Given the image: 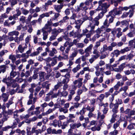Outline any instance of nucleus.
Segmentation results:
<instances>
[{
    "mask_svg": "<svg viewBox=\"0 0 135 135\" xmlns=\"http://www.w3.org/2000/svg\"><path fill=\"white\" fill-rule=\"evenodd\" d=\"M90 2L88 0L86 1L84 3H81L79 6L76 7L75 10V12L77 13L78 12L79 14H81L82 16L85 15L88 7L86 6H84V5L85 4L86 6H89L90 4Z\"/></svg>",
    "mask_w": 135,
    "mask_h": 135,
    "instance_id": "1",
    "label": "nucleus"
},
{
    "mask_svg": "<svg viewBox=\"0 0 135 135\" xmlns=\"http://www.w3.org/2000/svg\"><path fill=\"white\" fill-rule=\"evenodd\" d=\"M83 80V78H79L77 80H74L73 82V85H71V90H75L77 87L80 88L82 85Z\"/></svg>",
    "mask_w": 135,
    "mask_h": 135,
    "instance_id": "2",
    "label": "nucleus"
},
{
    "mask_svg": "<svg viewBox=\"0 0 135 135\" xmlns=\"http://www.w3.org/2000/svg\"><path fill=\"white\" fill-rule=\"evenodd\" d=\"M2 81L5 83L8 87L11 86L13 88H15L18 85L17 83L13 82L12 80H11L10 78L9 77L3 78Z\"/></svg>",
    "mask_w": 135,
    "mask_h": 135,
    "instance_id": "3",
    "label": "nucleus"
},
{
    "mask_svg": "<svg viewBox=\"0 0 135 135\" xmlns=\"http://www.w3.org/2000/svg\"><path fill=\"white\" fill-rule=\"evenodd\" d=\"M121 31L122 29L120 27L114 28L112 30L111 33L115 35L116 34V37L119 38L123 34L122 32Z\"/></svg>",
    "mask_w": 135,
    "mask_h": 135,
    "instance_id": "4",
    "label": "nucleus"
},
{
    "mask_svg": "<svg viewBox=\"0 0 135 135\" xmlns=\"http://www.w3.org/2000/svg\"><path fill=\"white\" fill-rule=\"evenodd\" d=\"M99 24V22L94 19L90 22V24L88 25V27H90L91 30L90 32H91L94 31L95 26H98Z\"/></svg>",
    "mask_w": 135,
    "mask_h": 135,
    "instance_id": "5",
    "label": "nucleus"
},
{
    "mask_svg": "<svg viewBox=\"0 0 135 135\" xmlns=\"http://www.w3.org/2000/svg\"><path fill=\"white\" fill-rule=\"evenodd\" d=\"M120 9V7H119L118 8L114 9L112 11L109 12V14L110 15H113L114 16L120 14L122 13V12Z\"/></svg>",
    "mask_w": 135,
    "mask_h": 135,
    "instance_id": "6",
    "label": "nucleus"
},
{
    "mask_svg": "<svg viewBox=\"0 0 135 135\" xmlns=\"http://www.w3.org/2000/svg\"><path fill=\"white\" fill-rule=\"evenodd\" d=\"M98 3L99 5V8L100 7H102L100 9H98L97 8V9L101 10L102 11H105L106 10V12L107 11V9L109 7V5L108 4L106 3H104L102 4V1H100L98 2Z\"/></svg>",
    "mask_w": 135,
    "mask_h": 135,
    "instance_id": "7",
    "label": "nucleus"
},
{
    "mask_svg": "<svg viewBox=\"0 0 135 135\" xmlns=\"http://www.w3.org/2000/svg\"><path fill=\"white\" fill-rule=\"evenodd\" d=\"M27 47V45L26 44H22L19 45L17 49V50H16V53L20 52L22 53L24 52L25 49Z\"/></svg>",
    "mask_w": 135,
    "mask_h": 135,
    "instance_id": "8",
    "label": "nucleus"
},
{
    "mask_svg": "<svg viewBox=\"0 0 135 135\" xmlns=\"http://www.w3.org/2000/svg\"><path fill=\"white\" fill-rule=\"evenodd\" d=\"M118 107L117 104H109V107L110 109L112 108V111L113 112V114H116L118 112Z\"/></svg>",
    "mask_w": 135,
    "mask_h": 135,
    "instance_id": "9",
    "label": "nucleus"
},
{
    "mask_svg": "<svg viewBox=\"0 0 135 135\" xmlns=\"http://www.w3.org/2000/svg\"><path fill=\"white\" fill-rule=\"evenodd\" d=\"M105 117V116L103 114H102L99 111H98L97 114V119H99V123L101 125L104 123V120L103 119Z\"/></svg>",
    "mask_w": 135,
    "mask_h": 135,
    "instance_id": "10",
    "label": "nucleus"
},
{
    "mask_svg": "<svg viewBox=\"0 0 135 135\" xmlns=\"http://www.w3.org/2000/svg\"><path fill=\"white\" fill-rule=\"evenodd\" d=\"M64 29H61L59 28L57 30L55 28L52 29V31L51 32L52 35L57 37L58 35L60 32H64Z\"/></svg>",
    "mask_w": 135,
    "mask_h": 135,
    "instance_id": "11",
    "label": "nucleus"
},
{
    "mask_svg": "<svg viewBox=\"0 0 135 135\" xmlns=\"http://www.w3.org/2000/svg\"><path fill=\"white\" fill-rule=\"evenodd\" d=\"M128 87L127 86H125L120 88L119 89V91L121 92L122 91H124V93L122 94V95L125 97V95H128V94L126 92L127 90L128 89Z\"/></svg>",
    "mask_w": 135,
    "mask_h": 135,
    "instance_id": "12",
    "label": "nucleus"
},
{
    "mask_svg": "<svg viewBox=\"0 0 135 135\" xmlns=\"http://www.w3.org/2000/svg\"><path fill=\"white\" fill-rule=\"evenodd\" d=\"M124 113L128 115V116H131L134 114L135 110L134 109L131 110L130 109H127L124 111Z\"/></svg>",
    "mask_w": 135,
    "mask_h": 135,
    "instance_id": "13",
    "label": "nucleus"
},
{
    "mask_svg": "<svg viewBox=\"0 0 135 135\" xmlns=\"http://www.w3.org/2000/svg\"><path fill=\"white\" fill-rule=\"evenodd\" d=\"M41 130L40 129H36L35 128L33 127L32 128L31 131V134H33L34 133H35V135H38L39 133H41Z\"/></svg>",
    "mask_w": 135,
    "mask_h": 135,
    "instance_id": "14",
    "label": "nucleus"
},
{
    "mask_svg": "<svg viewBox=\"0 0 135 135\" xmlns=\"http://www.w3.org/2000/svg\"><path fill=\"white\" fill-rule=\"evenodd\" d=\"M46 74V73L44 72L40 71L39 72L40 80L41 81H42L45 80V76Z\"/></svg>",
    "mask_w": 135,
    "mask_h": 135,
    "instance_id": "15",
    "label": "nucleus"
},
{
    "mask_svg": "<svg viewBox=\"0 0 135 135\" xmlns=\"http://www.w3.org/2000/svg\"><path fill=\"white\" fill-rule=\"evenodd\" d=\"M62 55L63 56H62L60 55H59L58 56L57 59L59 61H62L63 60H68V55H65L64 53H62Z\"/></svg>",
    "mask_w": 135,
    "mask_h": 135,
    "instance_id": "16",
    "label": "nucleus"
},
{
    "mask_svg": "<svg viewBox=\"0 0 135 135\" xmlns=\"http://www.w3.org/2000/svg\"><path fill=\"white\" fill-rule=\"evenodd\" d=\"M63 6L62 4L54 5V9L58 13H60L61 12V9L62 8Z\"/></svg>",
    "mask_w": 135,
    "mask_h": 135,
    "instance_id": "17",
    "label": "nucleus"
},
{
    "mask_svg": "<svg viewBox=\"0 0 135 135\" xmlns=\"http://www.w3.org/2000/svg\"><path fill=\"white\" fill-rule=\"evenodd\" d=\"M120 51H119L118 50H116L114 51L113 52H112L110 55V56L112 57H114L115 55L116 57H117L120 54Z\"/></svg>",
    "mask_w": 135,
    "mask_h": 135,
    "instance_id": "18",
    "label": "nucleus"
},
{
    "mask_svg": "<svg viewBox=\"0 0 135 135\" xmlns=\"http://www.w3.org/2000/svg\"><path fill=\"white\" fill-rule=\"evenodd\" d=\"M9 94L7 93H3L1 95L3 100L4 102H6L8 99Z\"/></svg>",
    "mask_w": 135,
    "mask_h": 135,
    "instance_id": "19",
    "label": "nucleus"
},
{
    "mask_svg": "<svg viewBox=\"0 0 135 135\" xmlns=\"http://www.w3.org/2000/svg\"><path fill=\"white\" fill-rule=\"evenodd\" d=\"M57 53V50L55 48H52V50H50V53H49V55L50 56H53Z\"/></svg>",
    "mask_w": 135,
    "mask_h": 135,
    "instance_id": "20",
    "label": "nucleus"
},
{
    "mask_svg": "<svg viewBox=\"0 0 135 135\" xmlns=\"http://www.w3.org/2000/svg\"><path fill=\"white\" fill-rule=\"evenodd\" d=\"M17 75V72L14 70H11L9 76L8 77L10 78V80H12V79L15 77Z\"/></svg>",
    "mask_w": 135,
    "mask_h": 135,
    "instance_id": "21",
    "label": "nucleus"
},
{
    "mask_svg": "<svg viewBox=\"0 0 135 135\" xmlns=\"http://www.w3.org/2000/svg\"><path fill=\"white\" fill-rule=\"evenodd\" d=\"M19 32L18 31H14L8 32V35L10 36H13L14 35L17 36L19 35Z\"/></svg>",
    "mask_w": 135,
    "mask_h": 135,
    "instance_id": "22",
    "label": "nucleus"
},
{
    "mask_svg": "<svg viewBox=\"0 0 135 135\" xmlns=\"http://www.w3.org/2000/svg\"><path fill=\"white\" fill-rule=\"evenodd\" d=\"M93 45L92 44H90L85 50V53H91V52L92 48L93 47Z\"/></svg>",
    "mask_w": 135,
    "mask_h": 135,
    "instance_id": "23",
    "label": "nucleus"
},
{
    "mask_svg": "<svg viewBox=\"0 0 135 135\" xmlns=\"http://www.w3.org/2000/svg\"><path fill=\"white\" fill-rule=\"evenodd\" d=\"M51 65L50 64H48L44 67V68L45 71H47L48 73H50L52 71V70L50 68Z\"/></svg>",
    "mask_w": 135,
    "mask_h": 135,
    "instance_id": "24",
    "label": "nucleus"
},
{
    "mask_svg": "<svg viewBox=\"0 0 135 135\" xmlns=\"http://www.w3.org/2000/svg\"><path fill=\"white\" fill-rule=\"evenodd\" d=\"M8 58L11 60L13 63L16 60V55L13 54L10 55L9 56Z\"/></svg>",
    "mask_w": 135,
    "mask_h": 135,
    "instance_id": "25",
    "label": "nucleus"
},
{
    "mask_svg": "<svg viewBox=\"0 0 135 135\" xmlns=\"http://www.w3.org/2000/svg\"><path fill=\"white\" fill-rule=\"evenodd\" d=\"M30 117L29 114L25 115L22 114L20 116V119L21 120H27Z\"/></svg>",
    "mask_w": 135,
    "mask_h": 135,
    "instance_id": "26",
    "label": "nucleus"
},
{
    "mask_svg": "<svg viewBox=\"0 0 135 135\" xmlns=\"http://www.w3.org/2000/svg\"><path fill=\"white\" fill-rule=\"evenodd\" d=\"M0 74L2 73H4L6 71V66L5 65H2L0 66Z\"/></svg>",
    "mask_w": 135,
    "mask_h": 135,
    "instance_id": "27",
    "label": "nucleus"
},
{
    "mask_svg": "<svg viewBox=\"0 0 135 135\" xmlns=\"http://www.w3.org/2000/svg\"><path fill=\"white\" fill-rule=\"evenodd\" d=\"M99 52L98 50L97 49H94L93 52V53L94 54H95V55H92L95 58V57L98 58L99 56Z\"/></svg>",
    "mask_w": 135,
    "mask_h": 135,
    "instance_id": "28",
    "label": "nucleus"
},
{
    "mask_svg": "<svg viewBox=\"0 0 135 135\" xmlns=\"http://www.w3.org/2000/svg\"><path fill=\"white\" fill-rule=\"evenodd\" d=\"M69 19V18L67 16H66L63 18L59 22L61 23L67 22L68 20Z\"/></svg>",
    "mask_w": 135,
    "mask_h": 135,
    "instance_id": "29",
    "label": "nucleus"
},
{
    "mask_svg": "<svg viewBox=\"0 0 135 135\" xmlns=\"http://www.w3.org/2000/svg\"><path fill=\"white\" fill-rule=\"evenodd\" d=\"M77 17V16L75 13H73L72 16L70 17V24H73V20H74L73 22H74L75 20V18Z\"/></svg>",
    "mask_w": 135,
    "mask_h": 135,
    "instance_id": "30",
    "label": "nucleus"
},
{
    "mask_svg": "<svg viewBox=\"0 0 135 135\" xmlns=\"http://www.w3.org/2000/svg\"><path fill=\"white\" fill-rule=\"evenodd\" d=\"M18 115L17 114H15V113L14 114V117L15 119V120H14V122L13 123V125L14 126H15L17 125V124L18 122Z\"/></svg>",
    "mask_w": 135,
    "mask_h": 135,
    "instance_id": "31",
    "label": "nucleus"
},
{
    "mask_svg": "<svg viewBox=\"0 0 135 135\" xmlns=\"http://www.w3.org/2000/svg\"><path fill=\"white\" fill-rule=\"evenodd\" d=\"M69 36L70 37H73V38L76 37L77 33L76 32H75L74 30H72L69 33Z\"/></svg>",
    "mask_w": 135,
    "mask_h": 135,
    "instance_id": "32",
    "label": "nucleus"
},
{
    "mask_svg": "<svg viewBox=\"0 0 135 135\" xmlns=\"http://www.w3.org/2000/svg\"><path fill=\"white\" fill-rule=\"evenodd\" d=\"M81 68V66L80 65H78L76 66L73 69L72 71L74 73H75L77 72Z\"/></svg>",
    "mask_w": 135,
    "mask_h": 135,
    "instance_id": "33",
    "label": "nucleus"
},
{
    "mask_svg": "<svg viewBox=\"0 0 135 135\" xmlns=\"http://www.w3.org/2000/svg\"><path fill=\"white\" fill-rule=\"evenodd\" d=\"M43 32V40H46L47 38L48 37V33L46 31H42Z\"/></svg>",
    "mask_w": 135,
    "mask_h": 135,
    "instance_id": "34",
    "label": "nucleus"
},
{
    "mask_svg": "<svg viewBox=\"0 0 135 135\" xmlns=\"http://www.w3.org/2000/svg\"><path fill=\"white\" fill-rule=\"evenodd\" d=\"M93 19V18H92L91 17H88V16H85L83 17V21H82V22L83 23L85 21H86L87 20H89L90 21H91Z\"/></svg>",
    "mask_w": 135,
    "mask_h": 135,
    "instance_id": "35",
    "label": "nucleus"
},
{
    "mask_svg": "<svg viewBox=\"0 0 135 135\" xmlns=\"http://www.w3.org/2000/svg\"><path fill=\"white\" fill-rule=\"evenodd\" d=\"M59 110L60 112H63L64 113H66L68 112V110L64 107H60L59 108Z\"/></svg>",
    "mask_w": 135,
    "mask_h": 135,
    "instance_id": "36",
    "label": "nucleus"
},
{
    "mask_svg": "<svg viewBox=\"0 0 135 135\" xmlns=\"http://www.w3.org/2000/svg\"><path fill=\"white\" fill-rule=\"evenodd\" d=\"M130 50V48L128 47H126L123 49L120 50V52L122 54H124L126 52H127Z\"/></svg>",
    "mask_w": 135,
    "mask_h": 135,
    "instance_id": "37",
    "label": "nucleus"
},
{
    "mask_svg": "<svg viewBox=\"0 0 135 135\" xmlns=\"http://www.w3.org/2000/svg\"><path fill=\"white\" fill-rule=\"evenodd\" d=\"M101 129V128L99 126H94L93 127L91 128V129L93 131H99Z\"/></svg>",
    "mask_w": 135,
    "mask_h": 135,
    "instance_id": "38",
    "label": "nucleus"
},
{
    "mask_svg": "<svg viewBox=\"0 0 135 135\" xmlns=\"http://www.w3.org/2000/svg\"><path fill=\"white\" fill-rule=\"evenodd\" d=\"M47 104L46 102L41 105L40 106L42 107V109L41 110V112H43L44 111V108L47 106Z\"/></svg>",
    "mask_w": 135,
    "mask_h": 135,
    "instance_id": "39",
    "label": "nucleus"
},
{
    "mask_svg": "<svg viewBox=\"0 0 135 135\" xmlns=\"http://www.w3.org/2000/svg\"><path fill=\"white\" fill-rule=\"evenodd\" d=\"M26 17L24 16H21L19 19V21L22 23H26L27 21L26 20Z\"/></svg>",
    "mask_w": 135,
    "mask_h": 135,
    "instance_id": "40",
    "label": "nucleus"
},
{
    "mask_svg": "<svg viewBox=\"0 0 135 135\" xmlns=\"http://www.w3.org/2000/svg\"><path fill=\"white\" fill-rule=\"evenodd\" d=\"M113 15H110L109 14L106 16L107 18L110 17L109 20V24L113 22L114 18L113 17Z\"/></svg>",
    "mask_w": 135,
    "mask_h": 135,
    "instance_id": "41",
    "label": "nucleus"
},
{
    "mask_svg": "<svg viewBox=\"0 0 135 135\" xmlns=\"http://www.w3.org/2000/svg\"><path fill=\"white\" fill-rule=\"evenodd\" d=\"M59 13H54V16L52 17V20L54 21L57 19L60 16V14Z\"/></svg>",
    "mask_w": 135,
    "mask_h": 135,
    "instance_id": "42",
    "label": "nucleus"
},
{
    "mask_svg": "<svg viewBox=\"0 0 135 135\" xmlns=\"http://www.w3.org/2000/svg\"><path fill=\"white\" fill-rule=\"evenodd\" d=\"M120 123V120H119L117 121L116 123L113 124V128L115 129L118 127L119 126Z\"/></svg>",
    "mask_w": 135,
    "mask_h": 135,
    "instance_id": "43",
    "label": "nucleus"
},
{
    "mask_svg": "<svg viewBox=\"0 0 135 135\" xmlns=\"http://www.w3.org/2000/svg\"><path fill=\"white\" fill-rule=\"evenodd\" d=\"M22 13L25 15H26L28 14L29 12V11L26 9H24L23 8H21Z\"/></svg>",
    "mask_w": 135,
    "mask_h": 135,
    "instance_id": "44",
    "label": "nucleus"
},
{
    "mask_svg": "<svg viewBox=\"0 0 135 135\" xmlns=\"http://www.w3.org/2000/svg\"><path fill=\"white\" fill-rule=\"evenodd\" d=\"M64 65V63L62 62H59L57 66L54 68L55 70L58 69L59 68L62 66Z\"/></svg>",
    "mask_w": 135,
    "mask_h": 135,
    "instance_id": "45",
    "label": "nucleus"
},
{
    "mask_svg": "<svg viewBox=\"0 0 135 135\" xmlns=\"http://www.w3.org/2000/svg\"><path fill=\"white\" fill-rule=\"evenodd\" d=\"M117 116V115L115 114H113L112 115V117L110 120V122L111 123H114L115 120V118Z\"/></svg>",
    "mask_w": 135,
    "mask_h": 135,
    "instance_id": "46",
    "label": "nucleus"
},
{
    "mask_svg": "<svg viewBox=\"0 0 135 135\" xmlns=\"http://www.w3.org/2000/svg\"><path fill=\"white\" fill-rule=\"evenodd\" d=\"M50 85V84H48V83L47 81L43 83L42 84L43 87H45L46 89H49V87Z\"/></svg>",
    "mask_w": 135,
    "mask_h": 135,
    "instance_id": "47",
    "label": "nucleus"
},
{
    "mask_svg": "<svg viewBox=\"0 0 135 135\" xmlns=\"http://www.w3.org/2000/svg\"><path fill=\"white\" fill-rule=\"evenodd\" d=\"M68 125L69 124L67 121L64 122L62 124L61 129H65Z\"/></svg>",
    "mask_w": 135,
    "mask_h": 135,
    "instance_id": "48",
    "label": "nucleus"
},
{
    "mask_svg": "<svg viewBox=\"0 0 135 135\" xmlns=\"http://www.w3.org/2000/svg\"><path fill=\"white\" fill-rule=\"evenodd\" d=\"M134 55L132 54H129L127 55H126V60L129 61L132 59Z\"/></svg>",
    "mask_w": 135,
    "mask_h": 135,
    "instance_id": "49",
    "label": "nucleus"
},
{
    "mask_svg": "<svg viewBox=\"0 0 135 135\" xmlns=\"http://www.w3.org/2000/svg\"><path fill=\"white\" fill-rule=\"evenodd\" d=\"M103 25L104 27L106 28H108L110 24L108 22V20L107 19H106L104 21L103 23Z\"/></svg>",
    "mask_w": 135,
    "mask_h": 135,
    "instance_id": "50",
    "label": "nucleus"
},
{
    "mask_svg": "<svg viewBox=\"0 0 135 135\" xmlns=\"http://www.w3.org/2000/svg\"><path fill=\"white\" fill-rule=\"evenodd\" d=\"M108 50V46L106 45H104L102 49L101 50V52L103 53L105 51Z\"/></svg>",
    "mask_w": 135,
    "mask_h": 135,
    "instance_id": "51",
    "label": "nucleus"
},
{
    "mask_svg": "<svg viewBox=\"0 0 135 135\" xmlns=\"http://www.w3.org/2000/svg\"><path fill=\"white\" fill-rule=\"evenodd\" d=\"M104 94H102L99 95L98 98L97 99H98L100 101H102L104 99Z\"/></svg>",
    "mask_w": 135,
    "mask_h": 135,
    "instance_id": "52",
    "label": "nucleus"
},
{
    "mask_svg": "<svg viewBox=\"0 0 135 135\" xmlns=\"http://www.w3.org/2000/svg\"><path fill=\"white\" fill-rule=\"evenodd\" d=\"M8 52L7 50H1L0 52V56H2L5 55L6 53H7Z\"/></svg>",
    "mask_w": 135,
    "mask_h": 135,
    "instance_id": "53",
    "label": "nucleus"
},
{
    "mask_svg": "<svg viewBox=\"0 0 135 135\" xmlns=\"http://www.w3.org/2000/svg\"><path fill=\"white\" fill-rule=\"evenodd\" d=\"M13 103L12 101L11 100H9L8 102L6 104V107L8 108H9L10 105Z\"/></svg>",
    "mask_w": 135,
    "mask_h": 135,
    "instance_id": "54",
    "label": "nucleus"
},
{
    "mask_svg": "<svg viewBox=\"0 0 135 135\" xmlns=\"http://www.w3.org/2000/svg\"><path fill=\"white\" fill-rule=\"evenodd\" d=\"M58 120H55L52 121V122L51 123V125L55 127H57V125Z\"/></svg>",
    "mask_w": 135,
    "mask_h": 135,
    "instance_id": "55",
    "label": "nucleus"
},
{
    "mask_svg": "<svg viewBox=\"0 0 135 135\" xmlns=\"http://www.w3.org/2000/svg\"><path fill=\"white\" fill-rule=\"evenodd\" d=\"M70 50V49L68 47H67L66 49L65 50V51L64 52H62V53H64L66 55H68V54L69 51Z\"/></svg>",
    "mask_w": 135,
    "mask_h": 135,
    "instance_id": "56",
    "label": "nucleus"
},
{
    "mask_svg": "<svg viewBox=\"0 0 135 135\" xmlns=\"http://www.w3.org/2000/svg\"><path fill=\"white\" fill-rule=\"evenodd\" d=\"M52 2L50 0H49L47 1V2L45 3V6L47 7L49 5H51L52 4Z\"/></svg>",
    "mask_w": 135,
    "mask_h": 135,
    "instance_id": "57",
    "label": "nucleus"
},
{
    "mask_svg": "<svg viewBox=\"0 0 135 135\" xmlns=\"http://www.w3.org/2000/svg\"><path fill=\"white\" fill-rule=\"evenodd\" d=\"M106 12V10L105 11H102V12L99 13L98 16L101 19L103 16L104 14Z\"/></svg>",
    "mask_w": 135,
    "mask_h": 135,
    "instance_id": "58",
    "label": "nucleus"
},
{
    "mask_svg": "<svg viewBox=\"0 0 135 135\" xmlns=\"http://www.w3.org/2000/svg\"><path fill=\"white\" fill-rule=\"evenodd\" d=\"M97 9H95L94 10H91L89 12V14L90 15V16L89 17H91L92 18H93V16L94 14L97 11Z\"/></svg>",
    "mask_w": 135,
    "mask_h": 135,
    "instance_id": "59",
    "label": "nucleus"
},
{
    "mask_svg": "<svg viewBox=\"0 0 135 135\" xmlns=\"http://www.w3.org/2000/svg\"><path fill=\"white\" fill-rule=\"evenodd\" d=\"M75 22V24L76 25L81 26L82 23H83L82 21L80 20H76L74 21Z\"/></svg>",
    "mask_w": 135,
    "mask_h": 135,
    "instance_id": "60",
    "label": "nucleus"
},
{
    "mask_svg": "<svg viewBox=\"0 0 135 135\" xmlns=\"http://www.w3.org/2000/svg\"><path fill=\"white\" fill-rule=\"evenodd\" d=\"M134 12V11L133 10H130L128 12H127L129 17H131L133 16Z\"/></svg>",
    "mask_w": 135,
    "mask_h": 135,
    "instance_id": "61",
    "label": "nucleus"
},
{
    "mask_svg": "<svg viewBox=\"0 0 135 135\" xmlns=\"http://www.w3.org/2000/svg\"><path fill=\"white\" fill-rule=\"evenodd\" d=\"M50 25L46 24L44 27L42 29L41 31H46L45 30L48 29L50 27Z\"/></svg>",
    "mask_w": 135,
    "mask_h": 135,
    "instance_id": "62",
    "label": "nucleus"
},
{
    "mask_svg": "<svg viewBox=\"0 0 135 135\" xmlns=\"http://www.w3.org/2000/svg\"><path fill=\"white\" fill-rule=\"evenodd\" d=\"M125 63H123L122 64L119 66V68L121 71V72L123 71L124 68L125 67Z\"/></svg>",
    "mask_w": 135,
    "mask_h": 135,
    "instance_id": "63",
    "label": "nucleus"
},
{
    "mask_svg": "<svg viewBox=\"0 0 135 135\" xmlns=\"http://www.w3.org/2000/svg\"><path fill=\"white\" fill-rule=\"evenodd\" d=\"M118 131L115 129L113 131L110 132L109 133V135H116L118 133Z\"/></svg>",
    "mask_w": 135,
    "mask_h": 135,
    "instance_id": "64",
    "label": "nucleus"
}]
</instances>
